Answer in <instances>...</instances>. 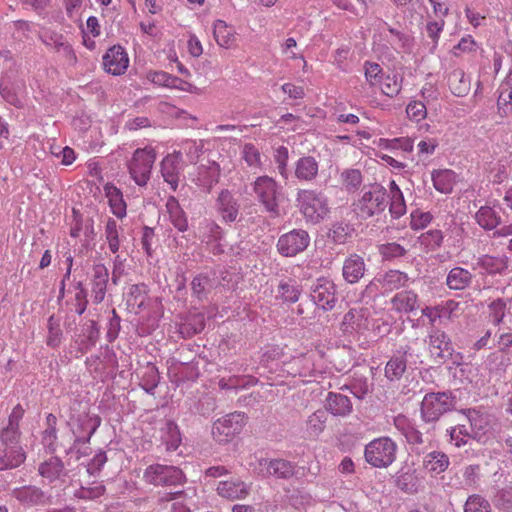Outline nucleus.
Returning <instances> with one entry per match:
<instances>
[{"label":"nucleus","mask_w":512,"mask_h":512,"mask_svg":"<svg viewBox=\"0 0 512 512\" xmlns=\"http://www.w3.org/2000/svg\"><path fill=\"white\" fill-rule=\"evenodd\" d=\"M252 190L265 212L272 217L280 215L282 188L274 178L267 175L258 176L252 183Z\"/></svg>","instance_id":"f257e3e1"},{"label":"nucleus","mask_w":512,"mask_h":512,"mask_svg":"<svg viewBox=\"0 0 512 512\" xmlns=\"http://www.w3.org/2000/svg\"><path fill=\"white\" fill-rule=\"evenodd\" d=\"M388 198L389 194L381 184L364 186L359 199L354 204L355 211L363 219L379 215L386 209Z\"/></svg>","instance_id":"f03ea898"},{"label":"nucleus","mask_w":512,"mask_h":512,"mask_svg":"<svg viewBox=\"0 0 512 512\" xmlns=\"http://www.w3.org/2000/svg\"><path fill=\"white\" fill-rule=\"evenodd\" d=\"M455 405L456 397L450 391L426 393L420 405L421 420L427 424L435 423Z\"/></svg>","instance_id":"7ed1b4c3"},{"label":"nucleus","mask_w":512,"mask_h":512,"mask_svg":"<svg viewBox=\"0 0 512 512\" xmlns=\"http://www.w3.org/2000/svg\"><path fill=\"white\" fill-rule=\"evenodd\" d=\"M296 202L305 219L312 223H319L329 212L327 198L314 189L298 190Z\"/></svg>","instance_id":"20e7f679"},{"label":"nucleus","mask_w":512,"mask_h":512,"mask_svg":"<svg viewBox=\"0 0 512 512\" xmlns=\"http://www.w3.org/2000/svg\"><path fill=\"white\" fill-rule=\"evenodd\" d=\"M421 362L420 355L415 351L412 345H401L393 352L392 356L387 361L384 375L390 382L399 381L406 372L408 365H416Z\"/></svg>","instance_id":"39448f33"},{"label":"nucleus","mask_w":512,"mask_h":512,"mask_svg":"<svg viewBox=\"0 0 512 512\" xmlns=\"http://www.w3.org/2000/svg\"><path fill=\"white\" fill-rule=\"evenodd\" d=\"M397 445L389 437H379L365 446L364 457L375 468H387L396 459Z\"/></svg>","instance_id":"423d86ee"},{"label":"nucleus","mask_w":512,"mask_h":512,"mask_svg":"<svg viewBox=\"0 0 512 512\" xmlns=\"http://www.w3.org/2000/svg\"><path fill=\"white\" fill-rule=\"evenodd\" d=\"M156 155L155 149L150 146L138 148L134 151L128 162V170L131 178L138 186L144 187L150 180Z\"/></svg>","instance_id":"0eeeda50"},{"label":"nucleus","mask_w":512,"mask_h":512,"mask_svg":"<svg viewBox=\"0 0 512 512\" xmlns=\"http://www.w3.org/2000/svg\"><path fill=\"white\" fill-rule=\"evenodd\" d=\"M100 424L101 418L95 414L84 412L76 417L73 416L70 419V426L74 435V441L66 453L73 452L79 444L89 443Z\"/></svg>","instance_id":"6e6552de"},{"label":"nucleus","mask_w":512,"mask_h":512,"mask_svg":"<svg viewBox=\"0 0 512 512\" xmlns=\"http://www.w3.org/2000/svg\"><path fill=\"white\" fill-rule=\"evenodd\" d=\"M143 478L146 483L154 486H176L184 483L185 480L181 469L161 464L148 466Z\"/></svg>","instance_id":"1a4fd4ad"},{"label":"nucleus","mask_w":512,"mask_h":512,"mask_svg":"<svg viewBox=\"0 0 512 512\" xmlns=\"http://www.w3.org/2000/svg\"><path fill=\"white\" fill-rule=\"evenodd\" d=\"M247 417L242 412L230 413L214 422L212 436L219 443H227L238 435L246 424Z\"/></svg>","instance_id":"9d476101"},{"label":"nucleus","mask_w":512,"mask_h":512,"mask_svg":"<svg viewBox=\"0 0 512 512\" xmlns=\"http://www.w3.org/2000/svg\"><path fill=\"white\" fill-rule=\"evenodd\" d=\"M309 243L310 237L307 231L303 229H293L279 237L277 250L282 256L294 257L303 252L308 247Z\"/></svg>","instance_id":"9b49d317"},{"label":"nucleus","mask_w":512,"mask_h":512,"mask_svg":"<svg viewBox=\"0 0 512 512\" xmlns=\"http://www.w3.org/2000/svg\"><path fill=\"white\" fill-rule=\"evenodd\" d=\"M184 161L181 151H173L167 154L160 162V173L165 183L172 191L179 187L180 178L184 171Z\"/></svg>","instance_id":"f8f14e48"},{"label":"nucleus","mask_w":512,"mask_h":512,"mask_svg":"<svg viewBox=\"0 0 512 512\" xmlns=\"http://www.w3.org/2000/svg\"><path fill=\"white\" fill-rule=\"evenodd\" d=\"M311 300L324 311L332 310L337 302L336 286L327 278H319L311 287Z\"/></svg>","instance_id":"ddd939ff"},{"label":"nucleus","mask_w":512,"mask_h":512,"mask_svg":"<svg viewBox=\"0 0 512 512\" xmlns=\"http://www.w3.org/2000/svg\"><path fill=\"white\" fill-rule=\"evenodd\" d=\"M255 470L264 478L274 476L277 479H290L295 474V465L285 459L261 458L258 459Z\"/></svg>","instance_id":"4468645a"},{"label":"nucleus","mask_w":512,"mask_h":512,"mask_svg":"<svg viewBox=\"0 0 512 512\" xmlns=\"http://www.w3.org/2000/svg\"><path fill=\"white\" fill-rule=\"evenodd\" d=\"M369 311L366 308H352L341 322V331L345 335L363 334L369 328Z\"/></svg>","instance_id":"2eb2a0df"},{"label":"nucleus","mask_w":512,"mask_h":512,"mask_svg":"<svg viewBox=\"0 0 512 512\" xmlns=\"http://www.w3.org/2000/svg\"><path fill=\"white\" fill-rule=\"evenodd\" d=\"M220 175V165L215 161H209L207 164H201L197 167L193 182L202 191L210 193L214 185L219 182Z\"/></svg>","instance_id":"dca6fc26"},{"label":"nucleus","mask_w":512,"mask_h":512,"mask_svg":"<svg viewBox=\"0 0 512 512\" xmlns=\"http://www.w3.org/2000/svg\"><path fill=\"white\" fill-rule=\"evenodd\" d=\"M215 208L221 219L226 223L237 220L240 204L228 189H222L215 202Z\"/></svg>","instance_id":"f3484780"},{"label":"nucleus","mask_w":512,"mask_h":512,"mask_svg":"<svg viewBox=\"0 0 512 512\" xmlns=\"http://www.w3.org/2000/svg\"><path fill=\"white\" fill-rule=\"evenodd\" d=\"M128 64V55L124 48L119 45L109 48L103 56L105 71L115 76L124 74Z\"/></svg>","instance_id":"a211bd4d"},{"label":"nucleus","mask_w":512,"mask_h":512,"mask_svg":"<svg viewBox=\"0 0 512 512\" xmlns=\"http://www.w3.org/2000/svg\"><path fill=\"white\" fill-rule=\"evenodd\" d=\"M24 415V409L20 404L16 405L9 415L8 423L0 431V444L3 445H20L19 439L21 432L19 430V422Z\"/></svg>","instance_id":"6ab92c4d"},{"label":"nucleus","mask_w":512,"mask_h":512,"mask_svg":"<svg viewBox=\"0 0 512 512\" xmlns=\"http://www.w3.org/2000/svg\"><path fill=\"white\" fill-rule=\"evenodd\" d=\"M428 348L431 356L442 361L451 356L453 352L449 336L439 329L430 331L428 335Z\"/></svg>","instance_id":"aec40b11"},{"label":"nucleus","mask_w":512,"mask_h":512,"mask_svg":"<svg viewBox=\"0 0 512 512\" xmlns=\"http://www.w3.org/2000/svg\"><path fill=\"white\" fill-rule=\"evenodd\" d=\"M319 161L311 156H301L294 163V177L299 182L312 183L316 181L319 175Z\"/></svg>","instance_id":"412c9836"},{"label":"nucleus","mask_w":512,"mask_h":512,"mask_svg":"<svg viewBox=\"0 0 512 512\" xmlns=\"http://www.w3.org/2000/svg\"><path fill=\"white\" fill-rule=\"evenodd\" d=\"M366 271L364 258L356 253L347 256L342 265L343 279L349 284L358 283L364 277Z\"/></svg>","instance_id":"4be33fe9"},{"label":"nucleus","mask_w":512,"mask_h":512,"mask_svg":"<svg viewBox=\"0 0 512 512\" xmlns=\"http://www.w3.org/2000/svg\"><path fill=\"white\" fill-rule=\"evenodd\" d=\"M26 459L21 445L0 444V471L19 467Z\"/></svg>","instance_id":"5701e85b"},{"label":"nucleus","mask_w":512,"mask_h":512,"mask_svg":"<svg viewBox=\"0 0 512 512\" xmlns=\"http://www.w3.org/2000/svg\"><path fill=\"white\" fill-rule=\"evenodd\" d=\"M251 490V484L242 480L220 481L217 486V493L229 500H239L246 498Z\"/></svg>","instance_id":"b1692460"},{"label":"nucleus","mask_w":512,"mask_h":512,"mask_svg":"<svg viewBox=\"0 0 512 512\" xmlns=\"http://www.w3.org/2000/svg\"><path fill=\"white\" fill-rule=\"evenodd\" d=\"M109 281L108 268L100 263L93 266V277H92V298L96 304L101 303L106 295L107 284Z\"/></svg>","instance_id":"393cba45"},{"label":"nucleus","mask_w":512,"mask_h":512,"mask_svg":"<svg viewBox=\"0 0 512 512\" xmlns=\"http://www.w3.org/2000/svg\"><path fill=\"white\" fill-rule=\"evenodd\" d=\"M39 474L53 483L54 481H64L67 476V470L65 469L64 463L58 457H50L39 465Z\"/></svg>","instance_id":"a878e982"},{"label":"nucleus","mask_w":512,"mask_h":512,"mask_svg":"<svg viewBox=\"0 0 512 512\" xmlns=\"http://www.w3.org/2000/svg\"><path fill=\"white\" fill-rule=\"evenodd\" d=\"M473 279L472 272L463 267L455 266L448 272L445 283L450 290L463 291L472 285Z\"/></svg>","instance_id":"bb28decb"},{"label":"nucleus","mask_w":512,"mask_h":512,"mask_svg":"<svg viewBox=\"0 0 512 512\" xmlns=\"http://www.w3.org/2000/svg\"><path fill=\"white\" fill-rule=\"evenodd\" d=\"M325 408L334 416L346 417L351 414L353 405L349 397L341 393L329 392Z\"/></svg>","instance_id":"cd10ccee"},{"label":"nucleus","mask_w":512,"mask_h":512,"mask_svg":"<svg viewBox=\"0 0 512 512\" xmlns=\"http://www.w3.org/2000/svg\"><path fill=\"white\" fill-rule=\"evenodd\" d=\"M391 304L398 313H411L419 308L418 295L412 290H403L392 297Z\"/></svg>","instance_id":"c85d7f7f"},{"label":"nucleus","mask_w":512,"mask_h":512,"mask_svg":"<svg viewBox=\"0 0 512 512\" xmlns=\"http://www.w3.org/2000/svg\"><path fill=\"white\" fill-rule=\"evenodd\" d=\"M464 414L469 422L468 429L472 439L480 440L486 433L489 426L487 415L476 409H468Z\"/></svg>","instance_id":"c756f323"},{"label":"nucleus","mask_w":512,"mask_h":512,"mask_svg":"<svg viewBox=\"0 0 512 512\" xmlns=\"http://www.w3.org/2000/svg\"><path fill=\"white\" fill-rule=\"evenodd\" d=\"M213 36L216 43L225 49H230L235 45V30L224 20H216L213 24Z\"/></svg>","instance_id":"7c9ffc66"},{"label":"nucleus","mask_w":512,"mask_h":512,"mask_svg":"<svg viewBox=\"0 0 512 512\" xmlns=\"http://www.w3.org/2000/svg\"><path fill=\"white\" fill-rule=\"evenodd\" d=\"M166 210L169 214V220L172 225L179 231L185 232L188 229V220L186 213L174 196H169L166 202Z\"/></svg>","instance_id":"2f4dec72"},{"label":"nucleus","mask_w":512,"mask_h":512,"mask_svg":"<svg viewBox=\"0 0 512 512\" xmlns=\"http://www.w3.org/2000/svg\"><path fill=\"white\" fill-rule=\"evenodd\" d=\"M378 281H380L383 291H394L404 287L409 281V277L400 270H389L383 274H379Z\"/></svg>","instance_id":"473e14b6"},{"label":"nucleus","mask_w":512,"mask_h":512,"mask_svg":"<svg viewBox=\"0 0 512 512\" xmlns=\"http://www.w3.org/2000/svg\"><path fill=\"white\" fill-rule=\"evenodd\" d=\"M450 460L447 454L442 451H431L423 458V466L430 473L440 474L447 470Z\"/></svg>","instance_id":"72a5a7b5"},{"label":"nucleus","mask_w":512,"mask_h":512,"mask_svg":"<svg viewBox=\"0 0 512 512\" xmlns=\"http://www.w3.org/2000/svg\"><path fill=\"white\" fill-rule=\"evenodd\" d=\"M432 181L437 191L448 194L456 184V174L450 169L436 170L432 173Z\"/></svg>","instance_id":"f704fd0d"},{"label":"nucleus","mask_w":512,"mask_h":512,"mask_svg":"<svg viewBox=\"0 0 512 512\" xmlns=\"http://www.w3.org/2000/svg\"><path fill=\"white\" fill-rule=\"evenodd\" d=\"M13 496L22 504L30 506L42 504L45 501L43 491L34 486L17 488L13 491Z\"/></svg>","instance_id":"c9c22d12"},{"label":"nucleus","mask_w":512,"mask_h":512,"mask_svg":"<svg viewBox=\"0 0 512 512\" xmlns=\"http://www.w3.org/2000/svg\"><path fill=\"white\" fill-rule=\"evenodd\" d=\"M104 190L112 213L118 218H123L126 215V203L122 192L112 184H106Z\"/></svg>","instance_id":"e433bc0d"},{"label":"nucleus","mask_w":512,"mask_h":512,"mask_svg":"<svg viewBox=\"0 0 512 512\" xmlns=\"http://www.w3.org/2000/svg\"><path fill=\"white\" fill-rule=\"evenodd\" d=\"M448 83L452 93L458 97L465 96L470 90V79L461 69H455L449 74Z\"/></svg>","instance_id":"4c0bfd02"},{"label":"nucleus","mask_w":512,"mask_h":512,"mask_svg":"<svg viewBox=\"0 0 512 512\" xmlns=\"http://www.w3.org/2000/svg\"><path fill=\"white\" fill-rule=\"evenodd\" d=\"M476 222L485 230L495 229L501 222V217L490 206H482L475 214Z\"/></svg>","instance_id":"58836bf2"},{"label":"nucleus","mask_w":512,"mask_h":512,"mask_svg":"<svg viewBox=\"0 0 512 512\" xmlns=\"http://www.w3.org/2000/svg\"><path fill=\"white\" fill-rule=\"evenodd\" d=\"M163 441L166 444V449L175 451L181 443V434L177 424L174 421L168 420L163 429Z\"/></svg>","instance_id":"ea45409f"},{"label":"nucleus","mask_w":512,"mask_h":512,"mask_svg":"<svg viewBox=\"0 0 512 512\" xmlns=\"http://www.w3.org/2000/svg\"><path fill=\"white\" fill-rule=\"evenodd\" d=\"M379 254L385 261H394L407 255L408 249L398 242H387L378 248Z\"/></svg>","instance_id":"a19ab883"},{"label":"nucleus","mask_w":512,"mask_h":512,"mask_svg":"<svg viewBox=\"0 0 512 512\" xmlns=\"http://www.w3.org/2000/svg\"><path fill=\"white\" fill-rule=\"evenodd\" d=\"M327 413L324 410H317L306 420V430L310 436L320 435L326 426Z\"/></svg>","instance_id":"79ce46f5"},{"label":"nucleus","mask_w":512,"mask_h":512,"mask_svg":"<svg viewBox=\"0 0 512 512\" xmlns=\"http://www.w3.org/2000/svg\"><path fill=\"white\" fill-rule=\"evenodd\" d=\"M479 266L489 274L501 273L507 268L505 257L483 255L478 260Z\"/></svg>","instance_id":"37998d69"},{"label":"nucleus","mask_w":512,"mask_h":512,"mask_svg":"<svg viewBox=\"0 0 512 512\" xmlns=\"http://www.w3.org/2000/svg\"><path fill=\"white\" fill-rule=\"evenodd\" d=\"M47 330L48 335L46 339V344L52 348L58 347L61 344L63 333L60 325V320L55 318L54 315H51L48 318Z\"/></svg>","instance_id":"c03bdc74"},{"label":"nucleus","mask_w":512,"mask_h":512,"mask_svg":"<svg viewBox=\"0 0 512 512\" xmlns=\"http://www.w3.org/2000/svg\"><path fill=\"white\" fill-rule=\"evenodd\" d=\"M104 234L109 250L116 254L120 249V239L117 222L113 218L107 220Z\"/></svg>","instance_id":"a18cd8bd"},{"label":"nucleus","mask_w":512,"mask_h":512,"mask_svg":"<svg viewBox=\"0 0 512 512\" xmlns=\"http://www.w3.org/2000/svg\"><path fill=\"white\" fill-rule=\"evenodd\" d=\"M507 310V300L498 298L496 300H493L488 305V314L490 322L498 326L503 322V319L506 315Z\"/></svg>","instance_id":"49530a36"},{"label":"nucleus","mask_w":512,"mask_h":512,"mask_svg":"<svg viewBox=\"0 0 512 512\" xmlns=\"http://www.w3.org/2000/svg\"><path fill=\"white\" fill-rule=\"evenodd\" d=\"M382 93L390 98L397 96L402 89V79L396 74L383 76L380 85Z\"/></svg>","instance_id":"de8ad7c7"},{"label":"nucleus","mask_w":512,"mask_h":512,"mask_svg":"<svg viewBox=\"0 0 512 512\" xmlns=\"http://www.w3.org/2000/svg\"><path fill=\"white\" fill-rule=\"evenodd\" d=\"M300 289L298 285L294 281H281L278 286V294L279 297L285 301L290 303H295L298 301L300 296Z\"/></svg>","instance_id":"09e8293b"},{"label":"nucleus","mask_w":512,"mask_h":512,"mask_svg":"<svg viewBox=\"0 0 512 512\" xmlns=\"http://www.w3.org/2000/svg\"><path fill=\"white\" fill-rule=\"evenodd\" d=\"M447 434L450 437V442L456 447L464 446L469 439H472L469 429L465 424H459L447 429Z\"/></svg>","instance_id":"8fccbe9b"},{"label":"nucleus","mask_w":512,"mask_h":512,"mask_svg":"<svg viewBox=\"0 0 512 512\" xmlns=\"http://www.w3.org/2000/svg\"><path fill=\"white\" fill-rule=\"evenodd\" d=\"M364 74L366 82L370 87H378L383 79V70L378 63L366 61L364 63Z\"/></svg>","instance_id":"3c124183"},{"label":"nucleus","mask_w":512,"mask_h":512,"mask_svg":"<svg viewBox=\"0 0 512 512\" xmlns=\"http://www.w3.org/2000/svg\"><path fill=\"white\" fill-rule=\"evenodd\" d=\"M242 158L250 168H261L262 159L260 151L252 143H246L241 150Z\"/></svg>","instance_id":"603ef678"},{"label":"nucleus","mask_w":512,"mask_h":512,"mask_svg":"<svg viewBox=\"0 0 512 512\" xmlns=\"http://www.w3.org/2000/svg\"><path fill=\"white\" fill-rule=\"evenodd\" d=\"M211 287V280L205 274H199L195 276L191 282V289L193 295L197 298L202 299L207 295L208 290Z\"/></svg>","instance_id":"864d4df0"},{"label":"nucleus","mask_w":512,"mask_h":512,"mask_svg":"<svg viewBox=\"0 0 512 512\" xmlns=\"http://www.w3.org/2000/svg\"><path fill=\"white\" fill-rule=\"evenodd\" d=\"M106 488L102 484H97L91 487L81 486L75 490L74 497L82 500H95L104 495Z\"/></svg>","instance_id":"5fc2aeb1"},{"label":"nucleus","mask_w":512,"mask_h":512,"mask_svg":"<svg viewBox=\"0 0 512 512\" xmlns=\"http://www.w3.org/2000/svg\"><path fill=\"white\" fill-rule=\"evenodd\" d=\"M353 229L347 223H335L330 229L329 236L337 244H343L351 236Z\"/></svg>","instance_id":"6e6d98bb"},{"label":"nucleus","mask_w":512,"mask_h":512,"mask_svg":"<svg viewBox=\"0 0 512 512\" xmlns=\"http://www.w3.org/2000/svg\"><path fill=\"white\" fill-rule=\"evenodd\" d=\"M443 233L438 229H431L425 233H422L419 240L422 245H425L431 250H434L441 246L443 242Z\"/></svg>","instance_id":"4d7b16f0"},{"label":"nucleus","mask_w":512,"mask_h":512,"mask_svg":"<svg viewBox=\"0 0 512 512\" xmlns=\"http://www.w3.org/2000/svg\"><path fill=\"white\" fill-rule=\"evenodd\" d=\"M464 512H491L489 502L479 495L469 496L464 507Z\"/></svg>","instance_id":"13d9d810"},{"label":"nucleus","mask_w":512,"mask_h":512,"mask_svg":"<svg viewBox=\"0 0 512 512\" xmlns=\"http://www.w3.org/2000/svg\"><path fill=\"white\" fill-rule=\"evenodd\" d=\"M383 24L387 26L388 31L390 33V38H387V42L390 44V46L394 50L404 49L409 42L408 36H406L401 31L390 27L386 22H383Z\"/></svg>","instance_id":"bf43d9fd"},{"label":"nucleus","mask_w":512,"mask_h":512,"mask_svg":"<svg viewBox=\"0 0 512 512\" xmlns=\"http://www.w3.org/2000/svg\"><path fill=\"white\" fill-rule=\"evenodd\" d=\"M288 159H289L288 148L285 146H279L275 150L274 160H275V163L277 164L279 174L285 179L288 177V169H287Z\"/></svg>","instance_id":"052dcab7"},{"label":"nucleus","mask_w":512,"mask_h":512,"mask_svg":"<svg viewBox=\"0 0 512 512\" xmlns=\"http://www.w3.org/2000/svg\"><path fill=\"white\" fill-rule=\"evenodd\" d=\"M433 219L430 212L415 210L411 213L410 227L413 230H421L428 226Z\"/></svg>","instance_id":"680f3d73"},{"label":"nucleus","mask_w":512,"mask_h":512,"mask_svg":"<svg viewBox=\"0 0 512 512\" xmlns=\"http://www.w3.org/2000/svg\"><path fill=\"white\" fill-rule=\"evenodd\" d=\"M406 113L409 119L419 122L426 117L427 110L423 102L411 101L407 105Z\"/></svg>","instance_id":"e2e57ef3"},{"label":"nucleus","mask_w":512,"mask_h":512,"mask_svg":"<svg viewBox=\"0 0 512 512\" xmlns=\"http://www.w3.org/2000/svg\"><path fill=\"white\" fill-rule=\"evenodd\" d=\"M216 402L213 396L205 394L201 396L195 406L197 413L206 416L215 410Z\"/></svg>","instance_id":"0e129e2a"},{"label":"nucleus","mask_w":512,"mask_h":512,"mask_svg":"<svg viewBox=\"0 0 512 512\" xmlns=\"http://www.w3.org/2000/svg\"><path fill=\"white\" fill-rule=\"evenodd\" d=\"M342 179L344 186L350 189L358 188L362 183L361 172L357 169L346 170L342 173Z\"/></svg>","instance_id":"69168bd1"},{"label":"nucleus","mask_w":512,"mask_h":512,"mask_svg":"<svg viewBox=\"0 0 512 512\" xmlns=\"http://www.w3.org/2000/svg\"><path fill=\"white\" fill-rule=\"evenodd\" d=\"M495 502L502 509L512 511V487H505L497 491Z\"/></svg>","instance_id":"338daca9"},{"label":"nucleus","mask_w":512,"mask_h":512,"mask_svg":"<svg viewBox=\"0 0 512 512\" xmlns=\"http://www.w3.org/2000/svg\"><path fill=\"white\" fill-rule=\"evenodd\" d=\"M496 344L500 352L512 353V331H502L496 335Z\"/></svg>","instance_id":"774afa93"}]
</instances>
